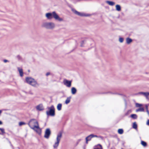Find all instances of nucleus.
<instances>
[{
  "label": "nucleus",
  "mask_w": 149,
  "mask_h": 149,
  "mask_svg": "<svg viewBox=\"0 0 149 149\" xmlns=\"http://www.w3.org/2000/svg\"><path fill=\"white\" fill-rule=\"evenodd\" d=\"M46 16L48 19H51L54 17L56 20H57L59 21H63V19L60 18L55 11L53 12L52 13H47L46 14Z\"/></svg>",
  "instance_id": "obj_1"
},
{
  "label": "nucleus",
  "mask_w": 149,
  "mask_h": 149,
  "mask_svg": "<svg viewBox=\"0 0 149 149\" xmlns=\"http://www.w3.org/2000/svg\"><path fill=\"white\" fill-rule=\"evenodd\" d=\"M28 124L29 127L33 130H35V128H39L38 123L35 119L30 120Z\"/></svg>",
  "instance_id": "obj_2"
},
{
  "label": "nucleus",
  "mask_w": 149,
  "mask_h": 149,
  "mask_svg": "<svg viewBox=\"0 0 149 149\" xmlns=\"http://www.w3.org/2000/svg\"><path fill=\"white\" fill-rule=\"evenodd\" d=\"M25 81L27 83L34 87H37L39 85V84L34 79L31 77H26L25 78Z\"/></svg>",
  "instance_id": "obj_3"
},
{
  "label": "nucleus",
  "mask_w": 149,
  "mask_h": 149,
  "mask_svg": "<svg viewBox=\"0 0 149 149\" xmlns=\"http://www.w3.org/2000/svg\"><path fill=\"white\" fill-rule=\"evenodd\" d=\"M48 109L46 112V114L48 116H54L55 115V109L54 106L52 105L50 107H48Z\"/></svg>",
  "instance_id": "obj_4"
},
{
  "label": "nucleus",
  "mask_w": 149,
  "mask_h": 149,
  "mask_svg": "<svg viewBox=\"0 0 149 149\" xmlns=\"http://www.w3.org/2000/svg\"><path fill=\"white\" fill-rule=\"evenodd\" d=\"M42 26L47 29H52L54 27V25L52 23L45 22L43 23Z\"/></svg>",
  "instance_id": "obj_5"
},
{
  "label": "nucleus",
  "mask_w": 149,
  "mask_h": 149,
  "mask_svg": "<svg viewBox=\"0 0 149 149\" xmlns=\"http://www.w3.org/2000/svg\"><path fill=\"white\" fill-rule=\"evenodd\" d=\"M62 133L61 132H59L57 134V137L56 138L57 141L55 143L53 147L54 148H56L58 146L59 143L60 141V138L62 136Z\"/></svg>",
  "instance_id": "obj_6"
},
{
  "label": "nucleus",
  "mask_w": 149,
  "mask_h": 149,
  "mask_svg": "<svg viewBox=\"0 0 149 149\" xmlns=\"http://www.w3.org/2000/svg\"><path fill=\"white\" fill-rule=\"evenodd\" d=\"M51 132L49 128H47L45 130V135L44 137L47 139H48L51 134Z\"/></svg>",
  "instance_id": "obj_7"
},
{
  "label": "nucleus",
  "mask_w": 149,
  "mask_h": 149,
  "mask_svg": "<svg viewBox=\"0 0 149 149\" xmlns=\"http://www.w3.org/2000/svg\"><path fill=\"white\" fill-rule=\"evenodd\" d=\"M72 11L75 14L80 16L87 17L88 16V14H86L85 13L79 12L74 9H73Z\"/></svg>",
  "instance_id": "obj_8"
},
{
  "label": "nucleus",
  "mask_w": 149,
  "mask_h": 149,
  "mask_svg": "<svg viewBox=\"0 0 149 149\" xmlns=\"http://www.w3.org/2000/svg\"><path fill=\"white\" fill-rule=\"evenodd\" d=\"M71 81H69L65 79L63 81L64 84L68 87H70L71 86Z\"/></svg>",
  "instance_id": "obj_9"
},
{
  "label": "nucleus",
  "mask_w": 149,
  "mask_h": 149,
  "mask_svg": "<svg viewBox=\"0 0 149 149\" xmlns=\"http://www.w3.org/2000/svg\"><path fill=\"white\" fill-rule=\"evenodd\" d=\"M138 94L143 95L146 97L147 100H149V92H140Z\"/></svg>",
  "instance_id": "obj_10"
},
{
  "label": "nucleus",
  "mask_w": 149,
  "mask_h": 149,
  "mask_svg": "<svg viewBox=\"0 0 149 149\" xmlns=\"http://www.w3.org/2000/svg\"><path fill=\"white\" fill-rule=\"evenodd\" d=\"M37 110L39 111H42L43 110L44 108L42 104H40L37 105L36 107Z\"/></svg>",
  "instance_id": "obj_11"
},
{
  "label": "nucleus",
  "mask_w": 149,
  "mask_h": 149,
  "mask_svg": "<svg viewBox=\"0 0 149 149\" xmlns=\"http://www.w3.org/2000/svg\"><path fill=\"white\" fill-rule=\"evenodd\" d=\"M92 138L93 137H92V135L91 134L86 137V144H87L88 143V141H90Z\"/></svg>",
  "instance_id": "obj_12"
},
{
  "label": "nucleus",
  "mask_w": 149,
  "mask_h": 149,
  "mask_svg": "<svg viewBox=\"0 0 149 149\" xmlns=\"http://www.w3.org/2000/svg\"><path fill=\"white\" fill-rule=\"evenodd\" d=\"M77 91L76 88L74 87H72L71 89V93L73 95H74L76 94Z\"/></svg>",
  "instance_id": "obj_13"
},
{
  "label": "nucleus",
  "mask_w": 149,
  "mask_h": 149,
  "mask_svg": "<svg viewBox=\"0 0 149 149\" xmlns=\"http://www.w3.org/2000/svg\"><path fill=\"white\" fill-rule=\"evenodd\" d=\"M37 129H36V128H35V130H33L35 131L39 135H41V130L39 127V128H37Z\"/></svg>",
  "instance_id": "obj_14"
},
{
  "label": "nucleus",
  "mask_w": 149,
  "mask_h": 149,
  "mask_svg": "<svg viewBox=\"0 0 149 149\" xmlns=\"http://www.w3.org/2000/svg\"><path fill=\"white\" fill-rule=\"evenodd\" d=\"M17 69L19 72L20 76L21 77H22L23 76V70L22 69H20L19 67H18Z\"/></svg>",
  "instance_id": "obj_15"
},
{
  "label": "nucleus",
  "mask_w": 149,
  "mask_h": 149,
  "mask_svg": "<svg viewBox=\"0 0 149 149\" xmlns=\"http://www.w3.org/2000/svg\"><path fill=\"white\" fill-rule=\"evenodd\" d=\"M71 96H70L69 97H67L66 99L65 100V103L66 104H68L70 102V99H71Z\"/></svg>",
  "instance_id": "obj_16"
},
{
  "label": "nucleus",
  "mask_w": 149,
  "mask_h": 149,
  "mask_svg": "<svg viewBox=\"0 0 149 149\" xmlns=\"http://www.w3.org/2000/svg\"><path fill=\"white\" fill-rule=\"evenodd\" d=\"M106 2L109 5L113 6L115 4V3L113 1H107Z\"/></svg>",
  "instance_id": "obj_17"
},
{
  "label": "nucleus",
  "mask_w": 149,
  "mask_h": 149,
  "mask_svg": "<svg viewBox=\"0 0 149 149\" xmlns=\"http://www.w3.org/2000/svg\"><path fill=\"white\" fill-rule=\"evenodd\" d=\"M132 41V40L131 38H126V42L127 44H129Z\"/></svg>",
  "instance_id": "obj_18"
},
{
  "label": "nucleus",
  "mask_w": 149,
  "mask_h": 149,
  "mask_svg": "<svg viewBox=\"0 0 149 149\" xmlns=\"http://www.w3.org/2000/svg\"><path fill=\"white\" fill-rule=\"evenodd\" d=\"M116 10L118 11H120L121 10V7L119 5H116Z\"/></svg>",
  "instance_id": "obj_19"
},
{
  "label": "nucleus",
  "mask_w": 149,
  "mask_h": 149,
  "mask_svg": "<svg viewBox=\"0 0 149 149\" xmlns=\"http://www.w3.org/2000/svg\"><path fill=\"white\" fill-rule=\"evenodd\" d=\"M137 125L136 122H134L132 125V128L134 129L137 130Z\"/></svg>",
  "instance_id": "obj_20"
},
{
  "label": "nucleus",
  "mask_w": 149,
  "mask_h": 149,
  "mask_svg": "<svg viewBox=\"0 0 149 149\" xmlns=\"http://www.w3.org/2000/svg\"><path fill=\"white\" fill-rule=\"evenodd\" d=\"M0 130H1V133H0V134L3 135L5 134L6 133L5 131V130L4 128H0Z\"/></svg>",
  "instance_id": "obj_21"
},
{
  "label": "nucleus",
  "mask_w": 149,
  "mask_h": 149,
  "mask_svg": "<svg viewBox=\"0 0 149 149\" xmlns=\"http://www.w3.org/2000/svg\"><path fill=\"white\" fill-rule=\"evenodd\" d=\"M62 104H58L57 106V109L58 110L60 111L61 109Z\"/></svg>",
  "instance_id": "obj_22"
},
{
  "label": "nucleus",
  "mask_w": 149,
  "mask_h": 149,
  "mask_svg": "<svg viewBox=\"0 0 149 149\" xmlns=\"http://www.w3.org/2000/svg\"><path fill=\"white\" fill-rule=\"evenodd\" d=\"M144 111V109L143 107H140L139 109H136V112L139 111Z\"/></svg>",
  "instance_id": "obj_23"
},
{
  "label": "nucleus",
  "mask_w": 149,
  "mask_h": 149,
  "mask_svg": "<svg viewBox=\"0 0 149 149\" xmlns=\"http://www.w3.org/2000/svg\"><path fill=\"white\" fill-rule=\"evenodd\" d=\"M130 116L134 119H136L137 118V116L136 114H132Z\"/></svg>",
  "instance_id": "obj_24"
},
{
  "label": "nucleus",
  "mask_w": 149,
  "mask_h": 149,
  "mask_svg": "<svg viewBox=\"0 0 149 149\" xmlns=\"http://www.w3.org/2000/svg\"><path fill=\"white\" fill-rule=\"evenodd\" d=\"M141 144L144 147L146 146L147 145V143L146 142L143 141H141Z\"/></svg>",
  "instance_id": "obj_25"
},
{
  "label": "nucleus",
  "mask_w": 149,
  "mask_h": 149,
  "mask_svg": "<svg viewBox=\"0 0 149 149\" xmlns=\"http://www.w3.org/2000/svg\"><path fill=\"white\" fill-rule=\"evenodd\" d=\"M19 61H23V59L19 55H18L16 56Z\"/></svg>",
  "instance_id": "obj_26"
},
{
  "label": "nucleus",
  "mask_w": 149,
  "mask_h": 149,
  "mask_svg": "<svg viewBox=\"0 0 149 149\" xmlns=\"http://www.w3.org/2000/svg\"><path fill=\"white\" fill-rule=\"evenodd\" d=\"M123 132V130L122 129H119L118 130V133L120 134H122Z\"/></svg>",
  "instance_id": "obj_27"
},
{
  "label": "nucleus",
  "mask_w": 149,
  "mask_h": 149,
  "mask_svg": "<svg viewBox=\"0 0 149 149\" xmlns=\"http://www.w3.org/2000/svg\"><path fill=\"white\" fill-rule=\"evenodd\" d=\"M103 93V94H104V93H109L110 94H118L119 95H123V94H119V93H112L111 92H108L107 93Z\"/></svg>",
  "instance_id": "obj_28"
},
{
  "label": "nucleus",
  "mask_w": 149,
  "mask_h": 149,
  "mask_svg": "<svg viewBox=\"0 0 149 149\" xmlns=\"http://www.w3.org/2000/svg\"><path fill=\"white\" fill-rule=\"evenodd\" d=\"M26 124V123L23 122H20L19 123V125L20 126H21L24 125H25Z\"/></svg>",
  "instance_id": "obj_29"
},
{
  "label": "nucleus",
  "mask_w": 149,
  "mask_h": 149,
  "mask_svg": "<svg viewBox=\"0 0 149 149\" xmlns=\"http://www.w3.org/2000/svg\"><path fill=\"white\" fill-rule=\"evenodd\" d=\"M123 40H124V39H123V38H121V37H120L119 38V41L120 42L122 43V42H123Z\"/></svg>",
  "instance_id": "obj_30"
},
{
  "label": "nucleus",
  "mask_w": 149,
  "mask_h": 149,
  "mask_svg": "<svg viewBox=\"0 0 149 149\" xmlns=\"http://www.w3.org/2000/svg\"><path fill=\"white\" fill-rule=\"evenodd\" d=\"M136 106L137 107H139L142 106V104L137 103L136 104Z\"/></svg>",
  "instance_id": "obj_31"
},
{
  "label": "nucleus",
  "mask_w": 149,
  "mask_h": 149,
  "mask_svg": "<svg viewBox=\"0 0 149 149\" xmlns=\"http://www.w3.org/2000/svg\"><path fill=\"white\" fill-rule=\"evenodd\" d=\"M84 44V41L82 40L81 42V47H83V45Z\"/></svg>",
  "instance_id": "obj_32"
},
{
  "label": "nucleus",
  "mask_w": 149,
  "mask_h": 149,
  "mask_svg": "<svg viewBox=\"0 0 149 149\" xmlns=\"http://www.w3.org/2000/svg\"><path fill=\"white\" fill-rule=\"evenodd\" d=\"M91 134L92 135V137H93V138L94 137H98V136L96 135H95L93 134Z\"/></svg>",
  "instance_id": "obj_33"
},
{
  "label": "nucleus",
  "mask_w": 149,
  "mask_h": 149,
  "mask_svg": "<svg viewBox=\"0 0 149 149\" xmlns=\"http://www.w3.org/2000/svg\"><path fill=\"white\" fill-rule=\"evenodd\" d=\"M146 109V110H148V105L147 104H146L145 106Z\"/></svg>",
  "instance_id": "obj_34"
},
{
  "label": "nucleus",
  "mask_w": 149,
  "mask_h": 149,
  "mask_svg": "<svg viewBox=\"0 0 149 149\" xmlns=\"http://www.w3.org/2000/svg\"><path fill=\"white\" fill-rule=\"evenodd\" d=\"M3 61L6 63L8 62H9V61L7 60H6V59H4L3 60Z\"/></svg>",
  "instance_id": "obj_35"
},
{
  "label": "nucleus",
  "mask_w": 149,
  "mask_h": 149,
  "mask_svg": "<svg viewBox=\"0 0 149 149\" xmlns=\"http://www.w3.org/2000/svg\"><path fill=\"white\" fill-rule=\"evenodd\" d=\"M50 73L49 72H47L46 74V75L47 76H48L50 74Z\"/></svg>",
  "instance_id": "obj_36"
},
{
  "label": "nucleus",
  "mask_w": 149,
  "mask_h": 149,
  "mask_svg": "<svg viewBox=\"0 0 149 149\" xmlns=\"http://www.w3.org/2000/svg\"><path fill=\"white\" fill-rule=\"evenodd\" d=\"M146 124L147 125H149V119L148 120H147V123H146Z\"/></svg>",
  "instance_id": "obj_37"
},
{
  "label": "nucleus",
  "mask_w": 149,
  "mask_h": 149,
  "mask_svg": "<svg viewBox=\"0 0 149 149\" xmlns=\"http://www.w3.org/2000/svg\"><path fill=\"white\" fill-rule=\"evenodd\" d=\"M146 112L147 113H148V116H149V110H147Z\"/></svg>",
  "instance_id": "obj_38"
},
{
  "label": "nucleus",
  "mask_w": 149,
  "mask_h": 149,
  "mask_svg": "<svg viewBox=\"0 0 149 149\" xmlns=\"http://www.w3.org/2000/svg\"><path fill=\"white\" fill-rule=\"evenodd\" d=\"M9 143L10 144V146L12 147H13V145L11 143L10 141H9Z\"/></svg>",
  "instance_id": "obj_39"
},
{
  "label": "nucleus",
  "mask_w": 149,
  "mask_h": 149,
  "mask_svg": "<svg viewBox=\"0 0 149 149\" xmlns=\"http://www.w3.org/2000/svg\"><path fill=\"white\" fill-rule=\"evenodd\" d=\"M2 124V122L0 120V125H1Z\"/></svg>",
  "instance_id": "obj_40"
},
{
  "label": "nucleus",
  "mask_w": 149,
  "mask_h": 149,
  "mask_svg": "<svg viewBox=\"0 0 149 149\" xmlns=\"http://www.w3.org/2000/svg\"><path fill=\"white\" fill-rule=\"evenodd\" d=\"M81 141V139H78V142H80Z\"/></svg>",
  "instance_id": "obj_41"
},
{
  "label": "nucleus",
  "mask_w": 149,
  "mask_h": 149,
  "mask_svg": "<svg viewBox=\"0 0 149 149\" xmlns=\"http://www.w3.org/2000/svg\"><path fill=\"white\" fill-rule=\"evenodd\" d=\"M1 112H2V110H0V114L1 113Z\"/></svg>",
  "instance_id": "obj_42"
},
{
  "label": "nucleus",
  "mask_w": 149,
  "mask_h": 149,
  "mask_svg": "<svg viewBox=\"0 0 149 149\" xmlns=\"http://www.w3.org/2000/svg\"><path fill=\"white\" fill-rule=\"evenodd\" d=\"M99 145L101 147H102V146H101V145L100 144H99Z\"/></svg>",
  "instance_id": "obj_43"
},
{
  "label": "nucleus",
  "mask_w": 149,
  "mask_h": 149,
  "mask_svg": "<svg viewBox=\"0 0 149 149\" xmlns=\"http://www.w3.org/2000/svg\"><path fill=\"white\" fill-rule=\"evenodd\" d=\"M146 73L147 74L148 73L147 72H146Z\"/></svg>",
  "instance_id": "obj_44"
}]
</instances>
